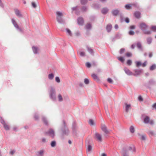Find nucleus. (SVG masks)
Segmentation results:
<instances>
[{
	"mask_svg": "<svg viewBox=\"0 0 156 156\" xmlns=\"http://www.w3.org/2000/svg\"><path fill=\"white\" fill-rule=\"evenodd\" d=\"M138 135L140 137V139L142 140H145L146 139V136L145 135H141L138 134Z\"/></svg>",
	"mask_w": 156,
	"mask_h": 156,
	"instance_id": "25",
	"label": "nucleus"
},
{
	"mask_svg": "<svg viewBox=\"0 0 156 156\" xmlns=\"http://www.w3.org/2000/svg\"><path fill=\"white\" fill-rule=\"evenodd\" d=\"M3 126L5 129L6 130H8L9 129V126L6 123L4 124Z\"/></svg>",
	"mask_w": 156,
	"mask_h": 156,
	"instance_id": "34",
	"label": "nucleus"
},
{
	"mask_svg": "<svg viewBox=\"0 0 156 156\" xmlns=\"http://www.w3.org/2000/svg\"><path fill=\"white\" fill-rule=\"evenodd\" d=\"M156 69V65L155 64H153L150 68V69L151 70H153Z\"/></svg>",
	"mask_w": 156,
	"mask_h": 156,
	"instance_id": "30",
	"label": "nucleus"
},
{
	"mask_svg": "<svg viewBox=\"0 0 156 156\" xmlns=\"http://www.w3.org/2000/svg\"><path fill=\"white\" fill-rule=\"evenodd\" d=\"M135 16L138 18H139L140 16V13L139 12H136L134 13Z\"/></svg>",
	"mask_w": 156,
	"mask_h": 156,
	"instance_id": "32",
	"label": "nucleus"
},
{
	"mask_svg": "<svg viewBox=\"0 0 156 156\" xmlns=\"http://www.w3.org/2000/svg\"><path fill=\"white\" fill-rule=\"evenodd\" d=\"M14 12L16 15L19 17H23V16L21 12L18 9H16L14 10Z\"/></svg>",
	"mask_w": 156,
	"mask_h": 156,
	"instance_id": "8",
	"label": "nucleus"
},
{
	"mask_svg": "<svg viewBox=\"0 0 156 156\" xmlns=\"http://www.w3.org/2000/svg\"><path fill=\"white\" fill-rule=\"evenodd\" d=\"M86 27L87 30L90 29L91 28V24L90 23H87L86 26Z\"/></svg>",
	"mask_w": 156,
	"mask_h": 156,
	"instance_id": "37",
	"label": "nucleus"
},
{
	"mask_svg": "<svg viewBox=\"0 0 156 156\" xmlns=\"http://www.w3.org/2000/svg\"><path fill=\"white\" fill-rule=\"evenodd\" d=\"M105 111L106 114L108 116H109V113L108 112V110L107 107H105Z\"/></svg>",
	"mask_w": 156,
	"mask_h": 156,
	"instance_id": "38",
	"label": "nucleus"
},
{
	"mask_svg": "<svg viewBox=\"0 0 156 156\" xmlns=\"http://www.w3.org/2000/svg\"><path fill=\"white\" fill-rule=\"evenodd\" d=\"M148 26L144 23H142L140 24L139 27L143 31L144 34H151V31L149 30H147Z\"/></svg>",
	"mask_w": 156,
	"mask_h": 156,
	"instance_id": "1",
	"label": "nucleus"
},
{
	"mask_svg": "<svg viewBox=\"0 0 156 156\" xmlns=\"http://www.w3.org/2000/svg\"><path fill=\"white\" fill-rule=\"evenodd\" d=\"M122 156H129V155L126 153L123 152L122 154Z\"/></svg>",
	"mask_w": 156,
	"mask_h": 156,
	"instance_id": "63",
	"label": "nucleus"
},
{
	"mask_svg": "<svg viewBox=\"0 0 156 156\" xmlns=\"http://www.w3.org/2000/svg\"><path fill=\"white\" fill-rule=\"evenodd\" d=\"M41 141L42 142L45 143L46 142V140L45 138H43L41 139Z\"/></svg>",
	"mask_w": 156,
	"mask_h": 156,
	"instance_id": "60",
	"label": "nucleus"
},
{
	"mask_svg": "<svg viewBox=\"0 0 156 156\" xmlns=\"http://www.w3.org/2000/svg\"><path fill=\"white\" fill-rule=\"evenodd\" d=\"M108 81L110 83H112L113 82V81L110 78H108L107 79Z\"/></svg>",
	"mask_w": 156,
	"mask_h": 156,
	"instance_id": "53",
	"label": "nucleus"
},
{
	"mask_svg": "<svg viewBox=\"0 0 156 156\" xmlns=\"http://www.w3.org/2000/svg\"><path fill=\"white\" fill-rule=\"evenodd\" d=\"M151 29L154 32H156V26H152L151 27Z\"/></svg>",
	"mask_w": 156,
	"mask_h": 156,
	"instance_id": "50",
	"label": "nucleus"
},
{
	"mask_svg": "<svg viewBox=\"0 0 156 156\" xmlns=\"http://www.w3.org/2000/svg\"><path fill=\"white\" fill-rule=\"evenodd\" d=\"M135 28V26L134 25H132L130 26V28L131 29H134Z\"/></svg>",
	"mask_w": 156,
	"mask_h": 156,
	"instance_id": "64",
	"label": "nucleus"
},
{
	"mask_svg": "<svg viewBox=\"0 0 156 156\" xmlns=\"http://www.w3.org/2000/svg\"><path fill=\"white\" fill-rule=\"evenodd\" d=\"M129 34L130 35H133L134 34V32L133 31L130 30L129 32Z\"/></svg>",
	"mask_w": 156,
	"mask_h": 156,
	"instance_id": "57",
	"label": "nucleus"
},
{
	"mask_svg": "<svg viewBox=\"0 0 156 156\" xmlns=\"http://www.w3.org/2000/svg\"><path fill=\"white\" fill-rule=\"evenodd\" d=\"M86 66L88 68H90L91 67V64L89 62H87L86 63Z\"/></svg>",
	"mask_w": 156,
	"mask_h": 156,
	"instance_id": "56",
	"label": "nucleus"
},
{
	"mask_svg": "<svg viewBox=\"0 0 156 156\" xmlns=\"http://www.w3.org/2000/svg\"><path fill=\"white\" fill-rule=\"evenodd\" d=\"M149 123L151 125H153L154 124V122L153 120H150Z\"/></svg>",
	"mask_w": 156,
	"mask_h": 156,
	"instance_id": "61",
	"label": "nucleus"
},
{
	"mask_svg": "<svg viewBox=\"0 0 156 156\" xmlns=\"http://www.w3.org/2000/svg\"><path fill=\"white\" fill-rule=\"evenodd\" d=\"M112 28V26L110 24H108L106 27V30L108 32H110Z\"/></svg>",
	"mask_w": 156,
	"mask_h": 156,
	"instance_id": "24",
	"label": "nucleus"
},
{
	"mask_svg": "<svg viewBox=\"0 0 156 156\" xmlns=\"http://www.w3.org/2000/svg\"><path fill=\"white\" fill-rule=\"evenodd\" d=\"M80 55L81 56L83 57L85 56V53L83 51L80 52Z\"/></svg>",
	"mask_w": 156,
	"mask_h": 156,
	"instance_id": "52",
	"label": "nucleus"
},
{
	"mask_svg": "<svg viewBox=\"0 0 156 156\" xmlns=\"http://www.w3.org/2000/svg\"><path fill=\"white\" fill-rule=\"evenodd\" d=\"M32 48L34 54H38V51L39 49L37 47L34 46H33Z\"/></svg>",
	"mask_w": 156,
	"mask_h": 156,
	"instance_id": "15",
	"label": "nucleus"
},
{
	"mask_svg": "<svg viewBox=\"0 0 156 156\" xmlns=\"http://www.w3.org/2000/svg\"><path fill=\"white\" fill-rule=\"evenodd\" d=\"M62 125L61 127V130L63 135H68L69 133V130L66 127L65 122L62 121Z\"/></svg>",
	"mask_w": 156,
	"mask_h": 156,
	"instance_id": "2",
	"label": "nucleus"
},
{
	"mask_svg": "<svg viewBox=\"0 0 156 156\" xmlns=\"http://www.w3.org/2000/svg\"><path fill=\"white\" fill-rule=\"evenodd\" d=\"M125 49L124 48H121L120 51V54H122L125 51Z\"/></svg>",
	"mask_w": 156,
	"mask_h": 156,
	"instance_id": "58",
	"label": "nucleus"
},
{
	"mask_svg": "<svg viewBox=\"0 0 156 156\" xmlns=\"http://www.w3.org/2000/svg\"><path fill=\"white\" fill-rule=\"evenodd\" d=\"M118 59L120 61L122 62H123L124 61V59L123 57H118Z\"/></svg>",
	"mask_w": 156,
	"mask_h": 156,
	"instance_id": "43",
	"label": "nucleus"
},
{
	"mask_svg": "<svg viewBox=\"0 0 156 156\" xmlns=\"http://www.w3.org/2000/svg\"><path fill=\"white\" fill-rule=\"evenodd\" d=\"M96 139L98 141L101 142L102 141V138L101 135L98 133H96L95 134Z\"/></svg>",
	"mask_w": 156,
	"mask_h": 156,
	"instance_id": "10",
	"label": "nucleus"
},
{
	"mask_svg": "<svg viewBox=\"0 0 156 156\" xmlns=\"http://www.w3.org/2000/svg\"><path fill=\"white\" fill-rule=\"evenodd\" d=\"M87 48L88 51L91 55H94V52L93 49L88 46H87Z\"/></svg>",
	"mask_w": 156,
	"mask_h": 156,
	"instance_id": "21",
	"label": "nucleus"
},
{
	"mask_svg": "<svg viewBox=\"0 0 156 156\" xmlns=\"http://www.w3.org/2000/svg\"><path fill=\"white\" fill-rule=\"evenodd\" d=\"M42 120L46 125H48V122L46 118L44 116L42 117Z\"/></svg>",
	"mask_w": 156,
	"mask_h": 156,
	"instance_id": "28",
	"label": "nucleus"
},
{
	"mask_svg": "<svg viewBox=\"0 0 156 156\" xmlns=\"http://www.w3.org/2000/svg\"><path fill=\"white\" fill-rule=\"evenodd\" d=\"M31 5L34 8H36L37 7V5L34 2H31Z\"/></svg>",
	"mask_w": 156,
	"mask_h": 156,
	"instance_id": "45",
	"label": "nucleus"
},
{
	"mask_svg": "<svg viewBox=\"0 0 156 156\" xmlns=\"http://www.w3.org/2000/svg\"><path fill=\"white\" fill-rule=\"evenodd\" d=\"M150 120V117L148 116H146L144 119V122L145 124H148L149 123Z\"/></svg>",
	"mask_w": 156,
	"mask_h": 156,
	"instance_id": "18",
	"label": "nucleus"
},
{
	"mask_svg": "<svg viewBox=\"0 0 156 156\" xmlns=\"http://www.w3.org/2000/svg\"><path fill=\"white\" fill-rule=\"evenodd\" d=\"M78 23L79 25H82L84 21L82 18L80 17L77 19Z\"/></svg>",
	"mask_w": 156,
	"mask_h": 156,
	"instance_id": "14",
	"label": "nucleus"
},
{
	"mask_svg": "<svg viewBox=\"0 0 156 156\" xmlns=\"http://www.w3.org/2000/svg\"><path fill=\"white\" fill-rule=\"evenodd\" d=\"M112 13L114 16H116L119 13V10L118 9H114L112 11Z\"/></svg>",
	"mask_w": 156,
	"mask_h": 156,
	"instance_id": "19",
	"label": "nucleus"
},
{
	"mask_svg": "<svg viewBox=\"0 0 156 156\" xmlns=\"http://www.w3.org/2000/svg\"><path fill=\"white\" fill-rule=\"evenodd\" d=\"M12 22L14 27L16 29L19 30L20 32H22L23 31L22 29L19 27L16 22L14 19H12Z\"/></svg>",
	"mask_w": 156,
	"mask_h": 156,
	"instance_id": "7",
	"label": "nucleus"
},
{
	"mask_svg": "<svg viewBox=\"0 0 156 156\" xmlns=\"http://www.w3.org/2000/svg\"><path fill=\"white\" fill-rule=\"evenodd\" d=\"M89 123L91 125V126H93L95 125V123L94 122V121L91 119H90L89 120Z\"/></svg>",
	"mask_w": 156,
	"mask_h": 156,
	"instance_id": "39",
	"label": "nucleus"
},
{
	"mask_svg": "<svg viewBox=\"0 0 156 156\" xmlns=\"http://www.w3.org/2000/svg\"><path fill=\"white\" fill-rule=\"evenodd\" d=\"M147 61H145L142 64V66L143 67H144L146 66L147 64Z\"/></svg>",
	"mask_w": 156,
	"mask_h": 156,
	"instance_id": "55",
	"label": "nucleus"
},
{
	"mask_svg": "<svg viewBox=\"0 0 156 156\" xmlns=\"http://www.w3.org/2000/svg\"><path fill=\"white\" fill-rule=\"evenodd\" d=\"M72 11H76L75 12V13L78 15L79 13L78 12H77V11L78 10V6H76V7H73L72 8Z\"/></svg>",
	"mask_w": 156,
	"mask_h": 156,
	"instance_id": "26",
	"label": "nucleus"
},
{
	"mask_svg": "<svg viewBox=\"0 0 156 156\" xmlns=\"http://www.w3.org/2000/svg\"><path fill=\"white\" fill-rule=\"evenodd\" d=\"M92 150V147L90 145H89L87 149V151L89 152L91 151Z\"/></svg>",
	"mask_w": 156,
	"mask_h": 156,
	"instance_id": "47",
	"label": "nucleus"
},
{
	"mask_svg": "<svg viewBox=\"0 0 156 156\" xmlns=\"http://www.w3.org/2000/svg\"><path fill=\"white\" fill-rule=\"evenodd\" d=\"M135 73L134 74H133V75L135 76H137L138 75H140L142 72V69H135L134 70Z\"/></svg>",
	"mask_w": 156,
	"mask_h": 156,
	"instance_id": "12",
	"label": "nucleus"
},
{
	"mask_svg": "<svg viewBox=\"0 0 156 156\" xmlns=\"http://www.w3.org/2000/svg\"><path fill=\"white\" fill-rule=\"evenodd\" d=\"M34 117L35 119L36 120H37L39 119V117L38 116V115L36 113H35L34 114Z\"/></svg>",
	"mask_w": 156,
	"mask_h": 156,
	"instance_id": "51",
	"label": "nucleus"
},
{
	"mask_svg": "<svg viewBox=\"0 0 156 156\" xmlns=\"http://www.w3.org/2000/svg\"><path fill=\"white\" fill-rule=\"evenodd\" d=\"M132 63V61L130 60H128L127 61V64L129 66H130L131 65Z\"/></svg>",
	"mask_w": 156,
	"mask_h": 156,
	"instance_id": "48",
	"label": "nucleus"
},
{
	"mask_svg": "<svg viewBox=\"0 0 156 156\" xmlns=\"http://www.w3.org/2000/svg\"><path fill=\"white\" fill-rule=\"evenodd\" d=\"M66 31L67 33L70 36H72V33L69 29L68 28H66Z\"/></svg>",
	"mask_w": 156,
	"mask_h": 156,
	"instance_id": "29",
	"label": "nucleus"
},
{
	"mask_svg": "<svg viewBox=\"0 0 156 156\" xmlns=\"http://www.w3.org/2000/svg\"><path fill=\"white\" fill-rule=\"evenodd\" d=\"M136 66L137 67H139L142 65L141 62H136Z\"/></svg>",
	"mask_w": 156,
	"mask_h": 156,
	"instance_id": "42",
	"label": "nucleus"
},
{
	"mask_svg": "<svg viewBox=\"0 0 156 156\" xmlns=\"http://www.w3.org/2000/svg\"><path fill=\"white\" fill-rule=\"evenodd\" d=\"M138 100L140 101H143V99L141 96H139L138 98Z\"/></svg>",
	"mask_w": 156,
	"mask_h": 156,
	"instance_id": "59",
	"label": "nucleus"
},
{
	"mask_svg": "<svg viewBox=\"0 0 156 156\" xmlns=\"http://www.w3.org/2000/svg\"><path fill=\"white\" fill-rule=\"evenodd\" d=\"M108 11V9L107 8H103L101 10V12L102 14H106Z\"/></svg>",
	"mask_w": 156,
	"mask_h": 156,
	"instance_id": "23",
	"label": "nucleus"
},
{
	"mask_svg": "<svg viewBox=\"0 0 156 156\" xmlns=\"http://www.w3.org/2000/svg\"><path fill=\"white\" fill-rule=\"evenodd\" d=\"M126 56L128 57H131L132 56V54L130 52H127L126 54Z\"/></svg>",
	"mask_w": 156,
	"mask_h": 156,
	"instance_id": "49",
	"label": "nucleus"
},
{
	"mask_svg": "<svg viewBox=\"0 0 156 156\" xmlns=\"http://www.w3.org/2000/svg\"><path fill=\"white\" fill-rule=\"evenodd\" d=\"M124 70L126 74L130 76L133 75V73L130 70L126 67H125Z\"/></svg>",
	"mask_w": 156,
	"mask_h": 156,
	"instance_id": "11",
	"label": "nucleus"
},
{
	"mask_svg": "<svg viewBox=\"0 0 156 156\" xmlns=\"http://www.w3.org/2000/svg\"><path fill=\"white\" fill-rule=\"evenodd\" d=\"M56 20L58 23L60 24H63L65 23L64 20L62 18L63 14L62 12L59 11L56 12Z\"/></svg>",
	"mask_w": 156,
	"mask_h": 156,
	"instance_id": "4",
	"label": "nucleus"
},
{
	"mask_svg": "<svg viewBox=\"0 0 156 156\" xmlns=\"http://www.w3.org/2000/svg\"><path fill=\"white\" fill-rule=\"evenodd\" d=\"M125 22L127 23H129V19L128 18H126V19H125Z\"/></svg>",
	"mask_w": 156,
	"mask_h": 156,
	"instance_id": "62",
	"label": "nucleus"
},
{
	"mask_svg": "<svg viewBox=\"0 0 156 156\" xmlns=\"http://www.w3.org/2000/svg\"><path fill=\"white\" fill-rule=\"evenodd\" d=\"M101 129L105 134H108L109 133V131L108 130L105 124L101 123Z\"/></svg>",
	"mask_w": 156,
	"mask_h": 156,
	"instance_id": "6",
	"label": "nucleus"
},
{
	"mask_svg": "<svg viewBox=\"0 0 156 156\" xmlns=\"http://www.w3.org/2000/svg\"><path fill=\"white\" fill-rule=\"evenodd\" d=\"M56 145V142L55 140H53L51 143V145L52 147H55Z\"/></svg>",
	"mask_w": 156,
	"mask_h": 156,
	"instance_id": "35",
	"label": "nucleus"
},
{
	"mask_svg": "<svg viewBox=\"0 0 156 156\" xmlns=\"http://www.w3.org/2000/svg\"><path fill=\"white\" fill-rule=\"evenodd\" d=\"M91 76L94 80L97 81H99L100 79L95 74H93L91 75Z\"/></svg>",
	"mask_w": 156,
	"mask_h": 156,
	"instance_id": "16",
	"label": "nucleus"
},
{
	"mask_svg": "<svg viewBox=\"0 0 156 156\" xmlns=\"http://www.w3.org/2000/svg\"><path fill=\"white\" fill-rule=\"evenodd\" d=\"M55 80L58 83H59L60 82V80L59 77L58 76L55 77Z\"/></svg>",
	"mask_w": 156,
	"mask_h": 156,
	"instance_id": "46",
	"label": "nucleus"
},
{
	"mask_svg": "<svg viewBox=\"0 0 156 156\" xmlns=\"http://www.w3.org/2000/svg\"><path fill=\"white\" fill-rule=\"evenodd\" d=\"M147 41L148 44H151L152 41V39L151 37H149L147 39Z\"/></svg>",
	"mask_w": 156,
	"mask_h": 156,
	"instance_id": "33",
	"label": "nucleus"
},
{
	"mask_svg": "<svg viewBox=\"0 0 156 156\" xmlns=\"http://www.w3.org/2000/svg\"><path fill=\"white\" fill-rule=\"evenodd\" d=\"M58 100L59 102H62L63 100V98L62 95L60 94H59L58 96Z\"/></svg>",
	"mask_w": 156,
	"mask_h": 156,
	"instance_id": "27",
	"label": "nucleus"
},
{
	"mask_svg": "<svg viewBox=\"0 0 156 156\" xmlns=\"http://www.w3.org/2000/svg\"><path fill=\"white\" fill-rule=\"evenodd\" d=\"M44 150H41L39 151L37 153V156H43L44 153Z\"/></svg>",
	"mask_w": 156,
	"mask_h": 156,
	"instance_id": "17",
	"label": "nucleus"
},
{
	"mask_svg": "<svg viewBox=\"0 0 156 156\" xmlns=\"http://www.w3.org/2000/svg\"><path fill=\"white\" fill-rule=\"evenodd\" d=\"M136 45L137 48L140 50L142 51L143 48L142 47L141 44L140 42H138L136 43Z\"/></svg>",
	"mask_w": 156,
	"mask_h": 156,
	"instance_id": "22",
	"label": "nucleus"
},
{
	"mask_svg": "<svg viewBox=\"0 0 156 156\" xmlns=\"http://www.w3.org/2000/svg\"><path fill=\"white\" fill-rule=\"evenodd\" d=\"M137 4L136 3H134L133 4H127L125 5V8L127 9H131V7L133 6L137 7Z\"/></svg>",
	"mask_w": 156,
	"mask_h": 156,
	"instance_id": "9",
	"label": "nucleus"
},
{
	"mask_svg": "<svg viewBox=\"0 0 156 156\" xmlns=\"http://www.w3.org/2000/svg\"><path fill=\"white\" fill-rule=\"evenodd\" d=\"M54 77V75L53 73L49 74L48 76V78L50 80H52Z\"/></svg>",
	"mask_w": 156,
	"mask_h": 156,
	"instance_id": "31",
	"label": "nucleus"
},
{
	"mask_svg": "<svg viewBox=\"0 0 156 156\" xmlns=\"http://www.w3.org/2000/svg\"><path fill=\"white\" fill-rule=\"evenodd\" d=\"M46 133L52 138H54L55 135L54 130L51 129H49L46 132Z\"/></svg>",
	"mask_w": 156,
	"mask_h": 156,
	"instance_id": "5",
	"label": "nucleus"
},
{
	"mask_svg": "<svg viewBox=\"0 0 156 156\" xmlns=\"http://www.w3.org/2000/svg\"><path fill=\"white\" fill-rule=\"evenodd\" d=\"M0 121L2 124L3 125L5 123L4 120L1 117L0 118Z\"/></svg>",
	"mask_w": 156,
	"mask_h": 156,
	"instance_id": "54",
	"label": "nucleus"
},
{
	"mask_svg": "<svg viewBox=\"0 0 156 156\" xmlns=\"http://www.w3.org/2000/svg\"><path fill=\"white\" fill-rule=\"evenodd\" d=\"M84 83L86 84H88L89 83V80L87 78H85L84 79Z\"/></svg>",
	"mask_w": 156,
	"mask_h": 156,
	"instance_id": "40",
	"label": "nucleus"
},
{
	"mask_svg": "<svg viewBox=\"0 0 156 156\" xmlns=\"http://www.w3.org/2000/svg\"><path fill=\"white\" fill-rule=\"evenodd\" d=\"M49 97L53 101H55L56 99V91L55 89L51 87L49 91Z\"/></svg>",
	"mask_w": 156,
	"mask_h": 156,
	"instance_id": "3",
	"label": "nucleus"
},
{
	"mask_svg": "<svg viewBox=\"0 0 156 156\" xmlns=\"http://www.w3.org/2000/svg\"><path fill=\"white\" fill-rule=\"evenodd\" d=\"M150 136H156V134L155 132L153 131L150 130L147 133Z\"/></svg>",
	"mask_w": 156,
	"mask_h": 156,
	"instance_id": "20",
	"label": "nucleus"
},
{
	"mask_svg": "<svg viewBox=\"0 0 156 156\" xmlns=\"http://www.w3.org/2000/svg\"><path fill=\"white\" fill-rule=\"evenodd\" d=\"M125 110L126 112L127 113L128 112L129 110L130 109L131 105L130 104H128L127 103H125Z\"/></svg>",
	"mask_w": 156,
	"mask_h": 156,
	"instance_id": "13",
	"label": "nucleus"
},
{
	"mask_svg": "<svg viewBox=\"0 0 156 156\" xmlns=\"http://www.w3.org/2000/svg\"><path fill=\"white\" fill-rule=\"evenodd\" d=\"M87 0H81V3L82 5H85L87 2Z\"/></svg>",
	"mask_w": 156,
	"mask_h": 156,
	"instance_id": "44",
	"label": "nucleus"
},
{
	"mask_svg": "<svg viewBox=\"0 0 156 156\" xmlns=\"http://www.w3.org/2000/svg\"><path fill=\"white\" fill-rule=\"evenodd\" d=\"M130 131L132 133H133L134 132L135 130H134V127L132 126H130V128H129Z\"/></svg>",
	"mask_w": 156,
	"mask_h": 156,
	"instance_id": "36",
	"label": "nucleus"
},
{
	"mask_svg": "<svg viewBox=\"0 0 156 156\" xmlns=\"http://www.w3.org/2000/svg\"><path fill=\"white\" fill-rule=\"evenodd\" d=\"M81 10L83 12H85L87 11V7L85 6H83L81 8Z\"/></svg>",
	"mask_w": 156,
	"mask_h": 156,
	"instance_id": "41",
	"label": "nucleus"
}]
</instances>
